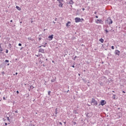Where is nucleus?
I'll return each mask as SVG.
<instances>
[{"instance_id":"obj_30","label":"nucleus","mask_w":126,"mask_h":126,"mask_svg":"<svg viewBox=\"0 0 126 126\" xmlns=\"http://www.w3.org/2000/svg\"><path fill=\"white\" fill-rule=\"evenodd\" d=\"M15 113H18V111L16 110V111H15Z\"/></svg>"},{"instance_id":"obj_23","label":"nucleus","mask_w":126,"mask_h":126,"mask_svg":"<svg viewBox=\"0 0 126 126\" xmlns=\"http://www.w3.org/2000/svg\"><path fill=\"white\" fill-rule=\"evenodd\" d=\"M16 93H17V94H19V92L18 91H17Z\"/></svg>"},{"instance_id":"obj_53","label":"nucleus","mask_w":126,"mask_h":126,"mask_svg":"<svg viewBox=\"0 0 126 126\" xmlns=\"http://www.w3.org/2000/svg\"><path fill=\"white\" fill-rule=\"evenodd\" d=\"M20 23H22V22H21Z\"/></svg>"},{"instance_id":"obj_28","label":"nucleus","mask_w":126,"mask_h":126,"mask_svg":"<svg viewBox=\"0 0 126 126\" xmlns=\"http://www.w3.org/2000/svg\"><path fill=\"white\" fill-rule=\"evenodd\" d=\"M59 124H60V125H61V126L63 125V124L62 123V122H60Z\"/></svg>"},{"instance_id":"obj_27","label":"nucleus","mask_w":126,"mask_h":126,"mask_svg":"<svg viewBox=\"0 0 126 126\" xmlns=\"http://www.w3.org/2000/svg\"><path fill=\"white\" fill-rule=\"evenodd\" d=\"M30 87H31V88H32V89L34 88V87H33V86H31Z\"/></svg>"},{"instance_id":"obj_24","label":"nucleus","mask_w":126,"mask_h":126,"mask_svg":"<svg viewBox=\"0 0 126 126\" xmlns=\"http://www.w3.org/2000/svg\"><path fill=\"white\" fill-rule=\"evenodd\" d=\"M82 10H83V11H84V10H85V8H82Z\"/></svg>"},{"instance_id":"obj_7","label":"nucleus","mask_w":126,"mask_h":126,"mask_svg":"<svg viewBox=\"0 0 126 126\" xmlns=\"http://www.w3.org/2000/svg\"><path fill=\"white\" fill-rule=\"evenodd\" d=\"M48 38L49 39V41H52V40H53V38H54V35L52 34L51 35H49L48 36Z\"/></svg>"},{"instance_id":"obj_26","label":"nucleus","mask_w":126,"mask_h":126,"mask_svg":"<svg viewBox=\"0 0 126 126\" xmlns=\"http://www.w3.org/2000/svg\"><path fill=\"white\" fill-rule=\"evenodd\" d=\"M81 20H82V21H84V19L83 18L81 19Z\"/></svg>"},{"instance_id":"obj_10","label":"nucleus","mask_w":126,"mask_h":126,"mask_svg":"<svg viewBox=\"0 0 126 126\" xmlns=\"http://www.w3.org/2000/svg\"><path fill=\"white\" fill-rule=\"evenodd\" d=\"M70 22H68L66 24V27H69V26H70Z\"/></svg>"},{"instance_id":"obj_48","label":"nucleus","mask_w":126,"mask_h":126,"mask_svg":"<svg viewBox=\"0 0 126 126\" xmlns=\"http://www.w3.org/2000/svg\"><path fill=\"white\" fill-rule=\"evenodd\" d=\"M32 89H33V87H32Z\"/></svg>"},{"instance_id":"obj_12","label":"nucleus","mask_w":126,"mask_h":126,"mask_svg":"<svg viewBox=\"0 0 126 126\" xmlns=\"http://www.w3.org/2000/svg\"><path fill=\"white\" fill-rule=\"evenodd\" d=\"M16 8H17V9H18V10H21V8H20V7L18 6H16Z\"/></svg>"},{"instance_id":"obj_33","label":"nucleus","mask_w":126,"mask_h":126,"mask_svg":"<svg viewBox=\"0 0 126 126\" xmlns=\"http://www.w3.org/2000/svg\"><path fill=\"white\" fill-rule=\"evenodd\" d=\"M76 58H77V57L75 56L74 60H75V59H76Z\"/></svg>"},{"instance_id":"obj_46","label":"nucleus","mask_w":126,"mask_h":126,"mask_svg":"<svg viewBox=\"0 0 126 126\" xmlns=\"http://www.w3.org/2000/svg\"><path fill=\"white\" fill-rule=\"evenodd\" d=\"M7 65H9V63H8V64H7Z\"/></svg>"},{"instance_id":"obj_13","label":"nucleus","mask_w":126,"mask_h":126,"mask_svg":"<svg viewBox=\"0 0 126 126\" xmlns=\"http://www.w3.org/2000/svg\"><path fill=\"white\" fill-rule=\"evenodd\" d=\"M99 41L101 42V43H104V39L103 38L99 39Z\"/></svg>"},{"instance_id":"obj_1","label":"nucleus","mask_w":126,"mask_h":126,"mask_svg":"<svg viewBox=\"0 0 126 126\" xmlns=\"http://www.w3.org/2000/svg\"><path fill=\"white\" fill-rule=\"evenodd\" d=\"M92 103H94V106H97V105H98V102L94 98H92Z\"/></svg>"},{"instance_id":"obj_31","label":"nucleus","mask_w":126,"mask_h":126,"mask_svg":"<svg viewBox=\"0 0 126 126\" xmlns=\"http://www.w3.org/2000/svg\"><path fill=\"white\" fill-rule=\"evenodd\" d=\"M5 126H7V123H5Z\"/></svg>"},{"instance_id":"obj_21","label":"nucleus","mask_w":126,"mask_h":126,"mask_svg":"<svg viewBox=\"0 0 126 126\" xmlns=\"http://www.w3.org/2000/svg\"><path fill=\"white\" fill-rule=\"evenodd\" d=\"M8 53V50L6 49V53L7 54Z\"/></svg>"},{"instance_id":"obj_19","label":"nucleus","mask_w":126,"mask_h":126,"mask_svg":"<svg viewBox=\"0 0 126 126\" xmlns=\"http://www.w3.org/2000/svg\"><path fill=\"white\" fill-rule=\"evenodd\" d=\"M105 32H106V34H108V30H105Z\"/></svg>"},{"instance_id":"obj_17","label":"nucleus","mask_w":126,"mask_h":126,"mask_svg":"<svg viewBox=\"0 0 126 126\" xmlns=\"http://www.w3.org/2000/svg\"><path fill=\"white\" fill-rule=\"evenodd\" d=\"M9 61L7 60H6L5 61V63H9Z\"/></svg>"},{"instance_id":"obj_49","label":"nucleus","mask_w":126,"mask_h":126,"mask_svg":"<svg viewBox=\"0 0 126 126\" xmlns=\"http://www.w3.org/2000/svg\"><path fill=\"white\" fill-rule=\"evenodd\" d=\"M39 48H41V46H39Z\"/></svg>"},{"instance_id":"obj_51","label":"nucleus","mask_w":126,"mask_h":126,"mask_svg":"<svg viewBox=\"0 0 126 126\" xmlns=\"http://www.w3.org/2000/svg\"><path fill=\"white\" fill-rule=\"evenodd\" d=\"M45 45H47V43H45Z\"/></svg>"},{"instance_id":"obj_14","label":"nucleus","mask_w":126,"mask_h":126,"mask_svg":"<svg viewBox=\"0 0 126 126\" xmlns=\"http://www.w3.org/2000/svg\"><path fill=\"white\" fill-rule=\"evenodd\" d=\"M0 45H1V44H0V52H2V51H3V50L2 49V48H1V46Z\"/></svg>"},{"instance_id":"obj_2","label":"nucleus","mask_w":126,"mask_h":126,"mask_svg":"<svg viewBox=\"0 0 126 126\" xmlns=\"http://www.w3.org/2000/svg\"><path fill=\"white\" fill-rule=\"evenodd\" d=\"M59 3V7H63V0H58Z\"/></svg>"},{"instance_id":"obj_22","label":"nucleus","mask_w":126,"mask_h":126,"mask_svg":"<svg viewBox=\"0 0 126 126\" xmlns=\"http://www.w3.org/2000/svg\"><path fill=\"white\" fill-rule=\"evenodd\" d=\"M111 48L112 49V50H114V46H112L111 47Z\"/></svg>"},{"instance_id":"obj_41","label":"nucleus","mask_w":126,"mask_h":126,"mask_svg":"<svg viewBox=\"0 0 126 126\" xmlns=\"http://www.w3.org/2000/svg\"><path fill=\"white\" fill-rule=\"evenodd\" d=\"M64 125H65V124H66V122H64Z\"/></svg>"},{"instance_id":"obj_47","label":"nucleus","mask_w":126,"mask_h":126,"mask_svg":"<svg viewBox=\"0 0 126 126\" xmlns=\"http://www.w3.org/2000/svg\"><path fill=\"white\" fill-rule=\"evenodd\" d=\"M52 63H54V61H52Z\"/></svg>"},{"instance_id":"obj_42","label":"nucleus","mask_w":126,"mask_h":126,"mask_svg":"<svg viewBox=\"0 0 126 126\" xmlns=\"http://www.w3.org/2000/svg\"><path fill=\"white\" fill-rule=\"evenodd\" d=\"M79 76H80V74H78Z\"/></svg>"},{"instance_id":"obj_16","label":"nucleus","mask_w":126,"mask_h":126,"mask_svg":"<svg viewBox=\"0 0 126 126\" xmlns=\"http://www.w3.org/2000/svg\"><path fill=\"white\" fill-rule=\"evenodd\" d=\"M55 81H56L55 79L51 80V82H55Z\"/></svg>"},{"instance_id":"obj_29","label":"nucleus","mask_w":126,"mask_h":126,"mask_svg":"<svg viewBox=\"0 0 126 126\" xmlns=\"http://www.w3.org/2000/svg\"><path fill=\"white\" fill-rule=\"evenodd\" d=\"M3 100H5V97L4 96L3 97Z\"/></svg>"},{"instance_id":"obj_8","label":"nucleus","mask_w":126,"mask_h":126,"mask_svg":"<svg viewBox=\"0 0 126 126\" xmlns=\"http://www.w3.org/2000/svg\"><path fill=\"white\" fill-rule=\"evenodd\" d=\"M107 21L109 22V24H112L113 23V21L110 18L107 19Z\"/></svg>"},{"instance_id":"obj_4","label":"nucleus","mask_w":126,"mask_h":126,"mask_svg":"<svg viewBox=\"0 0 126 126\" xmlns=\"http://www.w3.org/2000/svg\"><path fill=\"white\" fill-rule=\"evenodd\" d=\"M75 21L76 23H78V22H81V19L78 17H76L75 18Z\"/></svg>"},{"instance_id":"obj_15","label":"nucleus","mask_w":126,"mask_h":126,"mask_svg":"<svg viewBox=\"0 0 126 126\" xmlns=\"http://www.w3.org/2000/svg\"><path fill=\"white\" fill-rule=\"evenodd\" d=\"M113 99H116V95L113 94Z\"/></svg>"},{"instance_id":"obj_40","label":"nucleus","mask_w":126,"mask_h":126,"mask_svg":"<svg viewBox=\"0 0 126 126\" xmlns=\"http://www.w3.org/2000/svg\"><path fill=\"white\" fill-rule=\"evenodd\" d=\"M72 67H74V65H72Z\"/></svg>"},{"instance_id":"obj_11","label":"nucleus","mask_w":126,"mask_h":126,"mask_svg":"<svg viewBox=\"0 0 126 126\" xmlns=\"http://www.w3.org/2000/svg\"><path fill=\"white\" fill-rule=\"evenodd\" d=\"M69 4H73L74 3V2L73 1V0H70L69 1Z\"/></svg>"},{"instance_id":"obj_32","label":"nucleus","mask_w":126,"mask_h":126,"mask_svg":"<svg viewBox=\"0 0 126 126\" xmlns=\"http://www.w3.org/2000/svg\"><path fill=\"white\" fill-rule=\"evenodd\" d=\"M95 18H98V16H95Z\"/></svg>"},{"instance_id":"obj_38","label":"nucleus","mask_w":126,"mask_h":126,"mask_svg":"<svg viewBox=\"0 0 126 126\" xmlns=\"http://www.w3.org/2000/svg\"><path fill=\"white\" fill-rule=\"evenodd\" d=\"M13 22L12 20H11L10 22Z\"/></svg>"},{"instance_id":"obj_45","label":"nucleus","mask_w":126,"mask_h":126,"mask_svg":"<svg viewBox=\"0 0 126 126\" xmlns=\"http://www.w3.org/2000/svg\"><path fill=\"white\" fill-rule=\"evenodd\" d=\"M35 56H36V57H39V56H38V55H35Z\"/></svg>"},{"instance_id":"obj_18","label":"nucleus","mask_w":126,"mask_h":126,"mask_svg":"<svg viewBox=\"0 0 126 126\" xmlns=\"http://www.w3.org/2000/svg\"><path fill=\"white\" fill-rule=\"evenodd\" d=\"M48 95H50V94H51V91H48Z\"/></svg>"},{"instance_id":"obj_37","label":"nucleus","mask_w":126,"mask_h":126,"mask_svg":"<svg viewBox=\"0 0 126 126\" xmlns=\"http://www.w3.org/2000/svg\"><path fill=\"white\" fill-rule=\"evenodd\" d=\"M97 13V12H94V14H96Z\"/></svg>"},{"instance_id":"obj_39","label":"nucleus","mask_w":126,"mask_h":126,"mask_svg":"<svg viewBox=\"0 0 126 126\" xmlns=\"http://www.w3.org/2000/svg\"><path fill=\"white\" fill-rule=\"evenodd\" d=\"M57 109H56V114H58V112H57Z\"/></svg>"},{"instance_id":"obj_20","label":"nucleus","mask_w":126,"mask_h":126,"mask_svg":"<svg viewBox=\"0 0 126 126\" xmlns=\"http://www.w3.org/2000/svg\"><path fill=\"white\" fill-rule=\"evenodd\" d=\"M18 46L21 47V46H22V44H21V43H19Z\"/></svg>"},{"instance_id":"obj_50","label":"nucleus","mask_w":126,"mask_h":126,"mask_svg":"<svg viewBox=\"0 0 126 126\" xmlns=\"http://www.w3.org/2000/svg\"><path fill=\"white\" fill-rule=\"evenodd\" d=\"M46 61H48V59H46Z\"/></svg>"},{"instance_id":"obj_35","label":"nucleus","mask_w":126,"mask_h":126,"mask_svg":"<svg viewBox=\"0 0 126 126\" xmlns=\"http://www.w3.org/2000/svg\"><path fill=\"white\" fill-rule=\"evenodd\" d=\"M17 74H18V73L16 72V75H17Z\"/></svg>"},{"instance_id":"obj_34","label":"nucleus","mask_w":126,"mask_h":126,"mask_svg":"<svg viewBox=\"0 0 126 126\" xmlns=\"http://www.w3.org/2000/svg\"><path fill=\"white\" fill-rule=\"evenodd\" d=\"M74 125H76V122H74Z\"/></svg>"},{"instance_id":"obj_5","label":"nucleus","mask_w":126,"mask_h":126,"mask_svg":"<svg viewBox=\"0 0 126 126\" xmlns=\"http://www.w3.org/2000/svg\"><path fill=\"white\" fill-rule=\"evenodd\" d=\"M106 104H107V101L105 100H102L100 102V105H101V106H104V105H106Z\"/></svg>"},{"instance_id":"obj_3","label":"nucleus","mask_w":126,"mask_h":126,"mask_svg":"<svg viewBox=\"0 0 126 126\" xmlns=\"http://www.w3.org/2000/svg\"><path fill=\"white\" fill-rule=\"evenodd\" d=\"M95 23H96V24H103V22L102 20L96 19L95 20Z\"/></svg>"},{"instance_id":"obj_25","label":"nucleus","mask_w":126,"mask_h":126,"mask_svg":"<svg viewBox=\"0 0 126 126\" xmlns=\"http://www.w3.org/2000/svg\"><path fill=\"white\" fill-rule=\"evenodd\" d=\"M9 47H11V44L10 43L9 44Z\"/></svg>"},{"instance_id":"obj_44","label":"nucleus","mask_w":126,"mask_h":126,"mask_svg":"<svg viewBox=\"0 0 126 126\" xmlns=\"http://www.w3.org/2000/svg\"><path fill=\"white\" fill-rule=\"evenodd\" d=\"M31 23H33V21H32L31 22Z\"/></svg>"},{"instance_id":"obj_36","label":"nucleus","mask_w":126,"mask_h":126,"mask_svg":"<svg viewBox=\"0 0 126 126\" xmlns=\"http://www.w3.org/2000/svg\"><path fill=\"white\" fill-rule=\"evenodd\" d=\"M123 93H126V92H125V91H123Z\"/></svg>"},{"instance_id":"obj_52","label":"nucleus","mask_w":126,"mask_h":126,"mask_svg":"<svg viewBox=\"0 0 126 126\" xmlns=\"http://www.w3.org/2000/svg\"><path fill=\"white\" fill-rule=\"evenodd\" d=\"M43 47H45L46 46H43Z\"/></svg>"},{"instance_id":"obj_6","label":"nucleus","mask_w":126,"mask_h":126,"mask_svg":"<svg viewBox=\"0 0 126 126\" xmlns=\"http://www.w3.org/2000/svg\"><path fill=\"white\" fill-rule=\"evenodd\" d=\"M39 53H42V54H44L45 53V49H42V48H40L39 50Z\"/></svg>"},{"instance_id":"obj_9","label":"nucleus","mask_w":126,"mask_h":126,"mask_svg":"<svg viewBox=\"0 0 126 126\" xmlns=\"http://www.w3.org/2000/svg\"><path fill=\"white\" fill-rule=\"evenodd\" d=\"M121 52L119 51L118 50H116L115 51V55H117V56H120V53Z\"/></svg>"},{"instance_id":"obj_43","label":"nucleus","mask_w":126,"mask_h":126,"mask_svg":"<svg viewBox=\"0 0 126 126\" xmlns=\"http://www.w3.org/2000/svg\"><path fill=\"white\" fill-rule=\"evenodd\" d=\"M112 92H113V93H115V91H112Z\"/></svg>"}]
</instances>
